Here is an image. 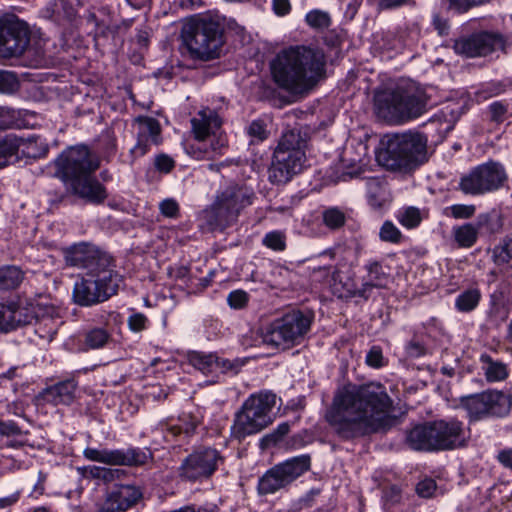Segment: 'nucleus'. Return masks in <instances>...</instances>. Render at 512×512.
I'll use <instances>...</instances> for the list:
<instances>
[{
  "instance_id": "nucleus-22",
  "label": "nucleus",
  "mask_w": 512,
  "mask_h": 512,
  "mask_svg": "<svg viewBox=\"0 0 512 512\" xmlns=\"http://www.w3.org/2000/svg\"><path fill=\"white\" fill-rule=\"evenodd\" d=\"M77 388L78 382L72 377L46 387L42 391L41 397L45 402L54 406H68L74 402Z\"/></svg>"
},
{
  "instance_id": "nucleus-41",
  "label": "nucleus",
  "mask_w": 512,
  "mask_h": 512,
  "mask_svg": "<svg viewBox=\"0 0 512 512\" xmlns=\"http://www.w3.org/2000/svg\"><path fill=\"white\" fill-rule=\"evenodd\" d=\"M0 32H30V27L13 13H0Z\"/></svg>"
},
{
  "instance_id": "nucleus-31",
  "label": "nucleus",
  "mask_w": 512,
  "mask_h": 512,
  "mask_svg": "<svg viewBox=\"0 0 512 512\" xmlns=\"http://www.w3.org/2000/svg\"><path fill=\"white\" fill-rule=\"evenodd\" d=\"M488 252L491 254V261L497 267H512V236L503 237Z\"/></svg>"
},
{
  "instance_id": "nucleus-60",
  "label": "nucleus",
  "mask_w": 512,
  "mask_h": 512,
  "mask_svg": "<svg viewBox=\"0 0 512 512\" xmlns=\"http://www.w3.org/2000/svg\"><path fill=\"white\" fill-rule=\"evenodd\" d=\"M16 121V112L8 106L0 105V129L11 128Z\"/></svg>"
},
{
  "instance_id": "nucleus-1",
  "label": "nucleus",
  "mask_w": 512,
  "mask_h": 512,
  "mask_svg": "<svg viewBox=\"0 0 512 512\" xmlns=\"http://www.w3.org/2000/svg\"><path fill=\"white\" fill-rule=\"evenodd\" d=\"M394 411L382 384L347 385L335 393L325 420L339 439L352 441L395 426Z\"/></svg>"
},
{
  "instance_id": "nucleus-25",
  "label": "nucleus",
  "mask_w": 512,
  "mask_h": 512,
  "mask_svg": "<svg viewBox=\"0 0 512 512\" xmlns=\"http://www.w3.org/2000/svg\"><path fill=\"white\" fill-rule=\"evenodd\" d=\"M192 131L196 140H205L216 134L221 127V120L218 114L211 109H203L191 120Z\"/></svg>"
},
{
  "instance_id": "nucleus-54",
  "label": "nucleus",
  "mask_w": 512,
  "mask_h": 512,
  "mask_svg": "<svg viewBox=\"0 0 512 512\" xmlns=\"http://www.w3.org/2000/svg\"><path fill=\"white\" fill-rule=\"evenodd\" d=\"M249 295L244 290H234L228 294L227 302L231 308L241 309L248 303Z\"/></svg>"
},
{
  "instance_id": "nucleus-11",
  "label": "nucleus",
  "mask_w": 512,
  "mask_h": 512,
  "mask_svg": "<svg viewBox=\"0 0 512 512\" xmlns=\"http://www.w3.org/2000/svg\"><path fill=\"white\" fill-rule=\"evenodd\" d=\"M459 404L466 411L469 421L476 422L507 416L511 411L512 400L502 391L486 390L460 397Z\"/></svg>"
},
{
  "instance_id": "nucleus-8",
  "label": "nucleus",
  "mask_w": 512,
  "mask_h": 512,
  "mask_svg": "<svg viewBox=\"0 0 512 512\" xmlns=\"http://www.w3.org/2000/svg\"><path fill=\"white\" fill-rule=\"evenodd\" d=\"M122 283L123 277L115 267L84 272L74 283L72 300L81 307L103 303L117 294Z\"/></svg>"
},
{
  "instance_id": "nucleus-56",
  "label": "nucleus",
  "mask_w": 512,
  "mask_h": 512,
  "mask_svg": "<svg viewBox=\"0 0 512 512\" xmlns=\"http://www.w3.org/2000/svg\"><path fill=\"white\" fill-rule=\"evenodd\" d=\"M366 364L373 368H381L385 365L382 349L379 346H373L368 351Z\"/></svg>"
},
{
  "instance_id": "nucleus-30",
  "label": "nucleus",
  "mask_w": 512,
  "mask_h": 512,
  "mask_svg": "<svg viewBox=\"0 0 512 512\" xmlns=\"http://www.w3.org/2000/svg\"><path fill=\"white\" fill-rule=\"evenodd\" d=\"M10 306H12L13 330L24 325L32 324L33 322L46 320L44 316H41L43 309L38 304H30L25 307L14 304H11Z\"/></svg>"
},
{
  "instance_id": "nucleus-2",
  "label": "nucleus",
  "mask_w": 512,
  "mask_h": 512,
  "mask_svg": "<svg viewBox=\"0 0 512 512\" xmlns=\"http://www.w3.org/2000/svg\"><path fill=\"white\" fill-rule=\"evenodd\" d=\"M275 83L292 93L314 88L325 78L326 57L313 46L293 45L280 50L270 63Z\"/></svg>"
},
{
  "instance_id": "nucleus-16",
  "label": "nucleus",
  "mask_w": 512,
  "mask_h": 512,
  "mask_svg": "<svg viewBox=\"0 0 512 512\" xmlns=\"http://www.w3.org/2000/svg\"><path fill=\"white\" fill-rule=\"evenodd\" d=\"M67 265L82 268L85 272H95L115 267L113 258L89 244H79L70 248L65 256Z\"/></svg>"
},
{
  "instance_id": "nucleus-35",
  "label": "nucleus",
  "mask_w": 512,
  "mask_h": 512,
  "mask_svg": "<svg viewBox=\"0 0 512 512\" xmlns=\"http://www.w3.org/2000/svg\"><path fill=\"white\" fill-rule=\"evenodd\" d=\"M382 502L385 512H407L401 490L396 485H390L383 489Z\"/></svg>"
},
{
  "instance_id": "nucleus-5",
  "label": "nucleus",
  "mask_w": 512,
  "mask_h": 512,
  "mask_svg": "<svg viewBox=\"0 0 512 512\" xmlns=\"http://www.w3.org/2000/svg\"><path fill=\"white\" fill-rule=\"evenodd\" d=\"M377 161L388 170H411L427 161V137L419 132H405L387 136Z\"/></svg>"
},
{
  "instance_id": "nucleus-61",
  "label": "nucleus",
  "mask_w": 512,
  "mask_h": 512,
  "mask_svg": "<svg viewBox=\"0 0 512 512\" xmlns=\"http://www.w3.org/2000/svg\"><path fill=\"white\" fill-rule=\"evenodd\" d=\"M148 319L142 313H133L128 317L127 324L131 331L141 332L147 328Z\"/></svg>"
},
{
  "instance_id": "nucleus-32",
  "label": "nucleus",
  "mask_w": 512,
  "mask_h": 512,
  "mask_svg": "<svg viewBox=\"0 0 512 512\" xmlns=\"http://www.w3.org/2000/svg\"><path fill=\"white\" fill-rule=\"evenodd\" d=\"M479 230L478 223H464L455 226L452 229L454 241L461 248H471L478 240Z\"/></svg>"
},
{
  "instance_id": "nucleus-48",
  "label": "nucleus",
  "mask_w": 512,
  "mask_h": 512,
  "mask_svg": "<svg viewBox=\"0 0 512 512\" xmlns=\"http://www.w3.org/2000/svg\"><path fill=\"white\" fill-rule=\"evenodd\" d=\"M477 223L479 229L486 228L487 231L491 234L500 232L502 228L500 217L489 213L480 214L477 217Z\"/></svg>"
},
{
  "instance_id": "nucleus-57",
  "label": "nucleus",
  "mask_w": 512,
  "mask_h": 512,
  "mask_svg": "<svg viewBox=\"0 0 512 512\" xmlns=\"http://www.w3.org/2000/svg\"><path fill=\"white\" fill-rule=\"evenodd\" d=\"M436 488L435 480L425 478L416 485V493L422 498H430L434 495Z\"/></svg>"
},
{
  "instance_id": "nucleus-17",
  "label": "nucleus",
  "mask_w": 512,
  "mask_h": 512,
  "mask_svg": "<svg viewBox=\"0 0 512 512\" xmlns=\"http://www.w3.org/2000/svg\"><path fill=\"white\" fill-rule=\"evenodd\" d=\"M435 451L453 450L466 445L463 422L457 419L431 422Z\"/></svg>"
},
{
  "instance_id": "nucleus-50",
  "label": "nucleus",
  "mask_w": 512,
  "mask_h": 512,
  "mask_svg": "<svg viewBox=\"0 0 512 512\" xmlns=\"http://www.w3.org/2000/svg\"><path fill=\"white\" fill-rule=\"evenodd\" d=\"M323 221L327 227L337 229L344 225L345 214L338 208H330L323 213Z\"/></svg>"
},
{
  "instance_id": "nucleus-33",
  "label": "nucleus",
  "mask_w": 512,
  "mask_h": 512,
  "mask_svg": "<svg viewBox=\"0 0 512 512\" xmlns=\"http://www.w3.org/2000/svg\"><path fill=\"white\" fill-rule=\"evenodd\" d=\"M480 362L483 365L482 368L489 382L502 381L508 376L506 365L503 362L493 360L490 355L482 354Z\"/></svg>"
},
{
  "instance_id": "nucleus-18",
  "label": "nucleus",
  "mask_w": 512,
  "mask_h": 512,
  "mask_svg": "<svg viewBox=\"0 0 512 512\" xmlns=\"http://www.w3.org/2000/svg\"><path fill=\"white\" fill-rule=\"evenodd\" d=\"M182 49L193 59L211 60L219 56L223 34H181Z\"/></svg>"
},
{
  "instance_id": "nucleus-10",
  "label": "nucleus",
  "mask_w": 512,
  "mask_h": 512,
  "mask_svg": "<svg viewBox=\"0 0 512 512\" xmlns=\"http://www.w3.org/2000/svg\"><path fill=\"white\" fill-rule=\"evenodd\" d=\"M251 204V196L243 188L230 186L223 190L214 203L202 212V218L211 230H223L234 222L240 211Z\"/></svg>"
},
{
  "instance_id": "nucleus-64",
  "label": "nucleus",
  "mask_w": 512,
  "mask_h": 512,
  "mask_svg": "<svg viewBox=\"0 0 512 512\" xmlns=\"http://www.w3.org/2000/svg\"><path fill=\"white\" fill-rule=\"evenodd\" d=\"M406 354L410 358H419L426 354V347L418 341L411 340L406 345Z\"/></svg>"
},
{
  "instance_id": "nucleus-34",
  "label": "nucleus",
  "mask_w": 512,
  "mask_h": 512,
  "mask_svg": "<svg viewBox=\"0 0 512 512\" xmlns=\"http://www.w3.org/2000/svg\"><path fill=\"white\" fill-rule=\"evenodd\" d=\"M111 340L110 333L103 327H93L83 333L85 350H96L105 347Z\"/></svg>"
},
{
  "instance_id": "nucleus-63",
  "label": "nucleus",
  "mask_w": 512,
  "mask_h": 512,
  "mask_svg": "<svg viewBox=\"0 0 512 512\" xmlns=\"http://www.w3.org/2000/svg\"><path fill=\"white\" fill-rule=\"evenodd\" d=\"M174 165V160L165 154H161L155 158V167L160 172L169 173L174 168Z\"/></svg>"
},
{
  "instance_id": "nucleus-27",
  "label": "nucleus",
  "mask_w": 512,
  "mask_h": 512,
  "mask_svg": "<svg viewBox=\"0 0 512 512\" xmlns=\"http://www.w3.org/2000/svg\"><path fill=\"white\" fill-rule=\"evenodd\" d=\"M153 458L148 448L128 447L114 449V466H143Z\"/></svg>"
},
{
  "instance_id": "nucleus-40",
  "label": "nucleus",
  "mask_w": 512,
  "mask_h": 512,
  "mask_svg": "<svg viewBox=\"0 0 512 512\" xmlns=\"http://www.w3.org/2000/svg\"><path fill=\"white\" fill-rule=\"evenodd\" d=\"M19 147L20 142L14 135L0 137V167L6 166L16 156Z\"/></svg>"
},
{
  "instance_id": "nucleus-55",
  "label": "nucleus",
  "mask_w": 512,
  "mask_h": 512,
  "mask_svg": "<svg viewBox=\"0 0 512 512\" xmlns=\"http://www.w3.org/2000/svg\"><path fill=\"white\" fill-rule=\"evenodd\" d=\"M506 90V85L503 82L495 81L490 82L486 87L477 92V97L487 99L493 96H497Z\"/></svg>"
},
{
  "instance_id": "nucleus-49",
  "label": "nucleus",
  "mask_w": 512,
  "mask_h": 512,
  "mask_svg": "<svg viewBox=\"0 0 512 512\" xmlns=\"http://www.w3.org/2000/svg\"><path fill=\"white\" fill-rule=\"evenodd\" d=\"M180 422L179 425L170 428L174 435L184 433L186 436H190L195 432L198 425V421L194 417L186 414L180 418Z\"/></svg>"
},
{
  "instance_id": "nucleus-58",
  "label": "nucleus",
  "mask_w": 512,
  "mask_h": 512,
  "mask_svg": "<svg viewBox=\"0 0 512 512\" xmlns=\"http://www.w3.org/2000/svg\"><path fill=\"white\" fill-rule=\"evenodd\" d=\"M343 163L347 168V171L343 173V180H346V176L349 178L358 177L362 173L363 163L361 159H346L343 158Z\"/></svg>"
},
{
  "instance_id": "nucleus-53",
  "label": "nucleus",
  "mask_w": 512,
  "mask_h": 512,
  "mask_svg": "<svg viewBox=\"0 0 512 512\" xmlns=\"http://www.w3.org/2000/svg\"><path fill=\"white\" fill-rule=\"evenodd\" d=\"M12 306L0 304V332L7 333L13 330Z\"/></svg>"
},
{
  "instance_id": "nucleus-29",
  "label": "nucleus",
  "mask_w": 512,
  "mask_h": 512,
  "mask_svg": "<svg viewBox=\"0 0 512 512\" xmlns=\"http://www.w3.org/2000/svg\"><path fill=\"white\" fill-rule=\"evenodd\" d=\"M29 34H0V58L20 56L29 44Z\"/></svg>"
},
{
  "instance_id": "nucleus-15",
  "label": "nucleus",
  "mask_w": 512,
  "mask_h": 512,
  "mask_svg": "<svg viewBox=\"0 0 512 512\" xmlns=\"http://www.w3.org/2000/svg\"><path fill=\"white\" fill-rule=\"evenodd\" d=\"M174 32H234L238 24L217 12L194 15L172 23Z\"/></svg>"
},
{
  "instance_id": "nucleus-37",
  "label": "nucleus",
  "mask_w": 512,
  "mask_h": 512,
  "mask_svg": "<svg viewBox=\"0 0 512 512\" xmlns=\"http://www.w3.org/2000/svg\"><path fill=\"white\" fill-rule=\"evenodd\" d=\"M481 292L477 288H471L460 293L455 299V308L460 312H471L479 304Z\"/></svg>"
},
{
  "instance_id": "nucleus-39",
  "label": "nucleus",
  "mask_w": 512,
  "mask_h": 512,
  "mask_svg": "<svg viewBox=\"0 0 512 512\" xmlns=\"http://www.w3.org/2000/svg\"><path fill=\"white\" fill-rule=\"evenodd\" d=\"M305 22L310 29L327 30L332 25V18L327 11L313 9L305 15Z\"/></svg>"
},
{
  "instance_id": "nucleus-26",
  "label": "nucleus",
  "mask_w": 512,
  "mask_h": 512,
  "mask_svg": "<svg viewBox=\"0 0 512 512\" xmlns=\"http://www.w3.org/2000/svg\"><path fill=\"white\" fill-rule=\"evenodd\" d=\"M491 34H469L455 40L454 50L458 54L468 57L485 55L490 51V45L487 43L486 36Z\"/></svg>"
},
{
  "instance_id": "nucleus-42",
  "label": "nucleus",
  "mask_w": 512,
  "mask_h": 512,
  "mask_svg": "<svg viewBox=\"0 0 512 512\" xmlns=\"http://www.w3.org/2000/svg\"><path fill=\"white\" fill-rule=\"evenodd\" d=\"M262 245L275 252H283L287 247V235L283 230L267 232L262 238Z\"/></svg>"
},
{
  "instance_id": "nucleus-44",
  "label": "nucleus",
  "mask_w": 512,
  "mask_h": 512,
  "mask_svg": "<svg viewBox=\"0 0 512 512\" xmlns=\"http://www.w3.org/2000/svg\"><path fill=\"white\" fill-rule=\"evenodd\" d=\"M289 431L290 425L288 422L280 423L274 430L262 437L261 446L263 448H268L276 445L283 440Z\"/></svg>"
},
{
  "instance_id": "nucleus-19",
  "label": "nucleus",
  "mask_w": 512,
  "mask_h": 512,
  "mask_svg": "<svg viewBox=\"0 0 512 512\" xmlns=\"http://www.w3.org/2000/svg\"><path fill=\"white\" fill-rule=\"evenodd\" d=\"M135 123L138 127L137 142L130 153L134 158H139L148 153L152 146L161 144V126L157 119L148 116H138Z\"/></svg>"
},
{
  "instance_id": "nucleus-52",
  "label": "nucleus",
  "mask_w": 512,
  "mask_h": 512,
  "mask_svg": "<svg viewBox=\"0 0 512 512\" xmlns=\"http://www.w3.org/2000/svg\"><path fill=\"white\" fill-rule=\"evenodd\" d=\"M18 86V81L13 72L0 70V92L11 93Z\"/></svg>"
},
{
  "instance_id": "nucleus-6",
  "label": "nucleus",
  "mask_w": 512,
  "mask_h": 512,
  "mask_svg": "<svg viewBox=\"0 0 512 512\" xmlns=\"http://www.w3.org/2000/svg\"><path fill=\"white\" fill-rule=\"evenodd\" d=\"M275 404L276 396L269 391L251 394L234 415L231 437L242 441L267 428L274 420L272 410Z\"/></svg>"
},
{
  "instance_id": "nucleus-14",
  "label": "nucleus",
  "mask_w": 512,
  "mask_h": 512,
  "mask_svg": "<svg viewBox=\"0 0 512 512\" xmlns=\"http://www.w3.org/2000/svg\"><path fill=\"white\" fill-rule=\"evenodd\" d=\"M223 462L214 448H200L189 454L180 466V476L191 481L210 477Z\"/></svg>"
},
{
  "instance_id": "nucleus-51",
  "label": "nucleus",
  "mask_w": 512,
  "mask_h": 512,
  "mask_svg": "<svg viewBox=\"0 0 512 512\" xmlns=\"http://www.w3.org/2000/svg\"><path fill=\"white\" fill-rule=\"evenodd\" d=\"M247 134L257 140L264 141L268 138L269 132L267 131L266 124L263 120H253L246 128Z\"/></svg>"
},
{
  "instance_id": "nucleus-38",
  "label": "nucleus",
  "mask_w": 512,
  "mask_h": 512,
  "mask_svg": "<svg viewBox=\"0 0 512 512\" xmlns=\"http://www.w3.org/2000/svg\"><path fill=\"white\" fill-rule=\"evenodd\" d=\"M367 197L369 204L374 208H382L388 202L386 187L375 179L367 182Z\"/></svg>"
},
{
  "instance_id": "nucleus-3",
  "label": "nucleus",
  "mask_w": 512,
  "mask_h": 512,
  "mask_svg": "<svg viewBox=\"0 0 512 512\" xmlns=\"http://www.w3.org/2000/svg\"><path fill=\"white\" fill-rule=\"evenodd\" d=\"M54 163L55 175L72 195L93 205H100L108 198L106 187L94 175L100 167V158L87 146L69 147Z\"/></svg>"
},
{
  "instance_id": "nucleus-9",
  "label": "nucleus",
  "mask_w": 512,
  "mask_h": 512,
  "mask_svg": "<svg viewBox=\"0 0 512 512\" xmlns=\"http://www.w3.org/2000/svg\"><path fill=\"white\" fill-rule=\"evenodd\" d=\"M304 143L300 130L296 128L282 134L269 168V180L272 183H287L294 175L301 172L306 159Z\"/></svg>"
},
{
  "instance_id": "nucleus-59",
  "label": "nucleus",
  "mask_w": 512,
  "mask_h": 512,
  "mask_svg": "<svg viewBox=\"0 0 512 512\" xmlns=\"http://www.w3.org/2000/svg\"><path fill=\"white\" fill-rule=\"evenodd\" d=\"M160 212L168 218H177L179 216V204L176 200L168 198L159 204Z\"/></svg>"
},
{
  "instance_id": "nucleus-21",
  "label": "nucleus",
  "mask_w": 512,
  "mask_h": 512,
  "mask_svg": "<svg viewBox=\"0 0 512 512\" xmlns=\"http://www.w3.org/2000/svg\"><path fill=\"white\" fill-rule=\"evenodd\" d=\"M187 359L189 364L204 375L216 372L225 373L235 368V364L232 361L220 358L215 353L192 351L188 353Z\"/></svg>"
},
{
  "instance_id": "nucleus-4",
  "label": "nucleus",
  "mask_w": 512,
  "mask_h": 512,
  "mask_svg": "<svg viewBox=\"0 0 512 512\" xmlns=\"http://www.w3.org/2000/svg\"><path fill=\"white\" fill-rule=\"evenodd\" d=\"M429 97L415 82H403L394 88L379 90L374 96L377 115L387 121L404 123L422 116L428 110Z\"/></svg>"
},
{
  "instance_id": "nucleus-62",
  "label": "nucleus",
  "mask_w": 512,
  "mask_h": 512,
  "mask_svg": "<svg viewBox=\"0 0 512 512\" xmlns=\"http://www.w3.org/2000/svg\"><path fill=\"white\" fill-rule=\"evenodd\" d=\"M489 111L492 121L502 122L504 115L507 113V106L501 101H495L490 104Z\"/></svg>"
},
{
  "instance_id": "nucleus-43",
  "label": "nucleus",
  "mask_w": 512,
  "mask_h": 512,
  "mask_svg": "<svg viewBox=\"0 0 512 512\" xmlns=\"http://www.w3.org/2000/svg\"><path fill=\"white\" fill-rule=\"evenodd\" d=\"M397 219L404 227L413 229L418 227L422 222L423 213L419 208L409 206L399 211Z\"/></svg>"
},
{
  "instance_id": "nucleus-13",
  "label": "nucleus",
  "mask_w": 512,
  "mask_h": 512,
  "mask_svg": "<svg viewBox=\"0 0 512 512\" xmlns=\"http://www.w3.org/2000/svg\"><path fill=\"white\" fill-rule=\"evenodd\" d=\"M507 180L504 167L498 162H487L475 167L463 176L459 183L460 190L466 195H482L495 191Z\"/></svg>"
},
{
  "instance_id": "nucleus-36",
  "label": "nucleus",
  "mask_w": 512,
  "mask_h": 512,
  "mask_svg": "<svg viewBox=\"0 0 512 512\" xmlns=\"http://www.w3.org/2000/svg\"><path fill=\"white\" fill-rule=\"evenodd\" d=\"M24 279V272L17 266L0 267V290L16 289Z\"/></svg>"
},
{
  "instance_id": "nucleus-28",
  "label": "nucleus",
  "mask_w": 512,
  "mask_h": 512,
  "mask_svg": "<svg viewBox=\"0 0 512 512\" xmlns=\"http://www.w3.org/2000/svg\"><path fill=\"white\" fill-rule=\"evenodd\" d=\"M431 422L417 425L406 436L408 446L416 451H435Z\"/></svg>"
},
{
  "instance_id": "nucleus-23",
  "label": "nucleus",
  "mask_w": 512,
  "mask_h": 512,
  "mask_svg": "<svg viewBox=\"0 0 512 512\" xmlns=\"http://www.w3.org/2000/svg\"><path fill=\"white\" fill-rule=\"evenodd\" d=\"M364 269L367 274L363 277L359 289L361 297H367L373 289H382L387 286L389 273L384 270L381 262L370 260L365 264Z\"/></svg>"
},
{
  "instance_id": "nucleus-47",
  "label": "nucleus",
  "mask_w": 512,
  "mask_h": 512,
  "mask_svg": "<svg viewBox=\"0 0 512 512\" xmlns=\"http://www.w3.org/2000/svg\"><path fill=\"white\" fill-rule=\"evenodd\" d=\"M379 237L384 242L399 244L403 235L391 221H385L380 228Z\"/></svg>"
},
{
  "instance_id": "nucleus-46",
  "label": "nucleus",
  "mask_w": 512,
  "mask_h": 512,
  "mask_svg": "<svg viewBox=\"0 0 512 512\" xmlns=\"http://www.w3.org/2000/svg\"><path fill=\"white\" fill-rule=\"evenodd\" d=\"M476 207L473 204H453L444 209V215L454 219L466 220L474 216Z\"/></svg>"
},
{
  "instance_id": "nucleus-7",
  "label": "nucleus",
  "mask_w": 512,
  "mask_h": 512,
  "mask_svg": "<svg viewBox=\"0 0 512 512\" xmlns=\"http://www.w3.org/2000/svg\"><path fill=\"white\" fill-rule=\"evenodd\" d=\"M313 320L312 311L291 310L262 329V342L278 350L290 349L304 340Z\"/></svg>"
},
{
  "instance_id": "nucleus-12",
  "label": "nucleus",
  "mask_w": 512,
  "mask_h": 512,
  "mask_svg": "<svg viewBox=\"0 0 512 512\" xmlns=\"http://www.w3.org/2000/svg\"><path fill=\"white\" fill-rule=\"evenodd\" d=\"M310 469V457L302 455L279 463L267 470L258 481L259 495H270L289 486Z\"/></svg>"
},
{
  "instance_id": "nucleus-45",
  "label": "nucleus",
  "mask_w": 512,
  "mask_h": 512,
  "mask_svg": "<svg viewBox=\"0 0 512 512\" xmlns=\"http://www.w3.org/2000/svg\"><path fill=\"white\" fill-rule=\"evenodd\" d=\"M86 459L114 466V449H96L87 447L83 451Z\"/></svg>"
},
{
  "instance_id": "nucleus-20",
  "label": "nucleus",
  "mask_w": 512,
  "mask_h": 512,
  "mask_svg": "<svg viewBox=\"0 0 512 512\" xmlns=\"http://www.w3.org/2000/svg\"><path fill=\"white\" fill-rule=\"evenodd\" d=\"M142 497L139 488L133 485H118L107 492L104 500L97 505L96 512H125Z\"/></svg>"
},
{
  "instance_id": "nucleus-24",
  "label": "nucleus",
  "mask_w": 512,
  "mask_h": 512,
  "mask_svg": "<svg viewBox=\"0 0 512 512\" xmlns=\"http://www.w3.org/2000/svg\"><path fill=\"white\" fill-rule=\"evenodd\" d=\"M197 141L198 143L191 147L192 156L197 160H214L222 156L227 147V139L221 133Z\"/></svg>"
}]
</instances>
